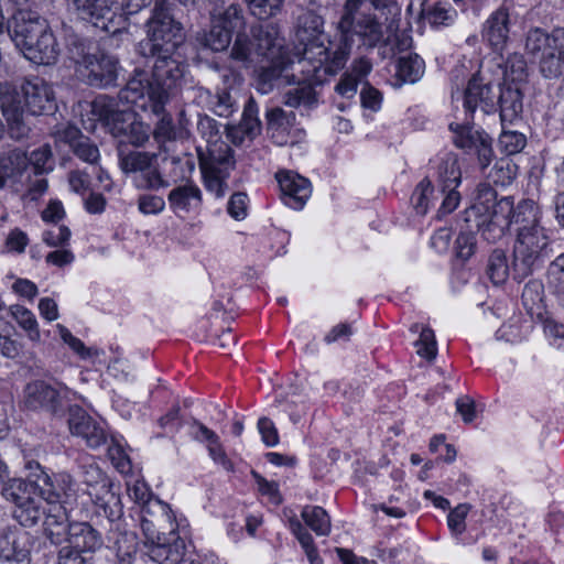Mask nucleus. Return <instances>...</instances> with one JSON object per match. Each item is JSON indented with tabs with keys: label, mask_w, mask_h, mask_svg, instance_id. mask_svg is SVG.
Segmentation results:
<instances>
[{
	"label": "nucleus",
	"mask_w": 564,
	"mask_h": 564,
	"mask_svg": "<svg viewBox=\"0 0 564 564\" xmlns=\"http://www.w3.org/2000/svg\"><path fill=\"white\" fill-rule=\"evenodd\" d=\"M512 278L522 282L534 270L541 268L552 256L550 238L541 225V212L531 199H522L516 205L513 215Z\"/></svg>",
	"instance_id": "1"
},
{
	"label": "nucleus",
	"mask_w": 564,
	"mask_h": 564,
	"mask_svg": "<svg viewBox=\"0 0 564 564\" xmlns=\"http://www.w3.org/2000/svg\"><path fill=\"white\" fill-rule=\"evenodd\" d=\"M80 484L84 486L80 498L79 517L95 520L106 517L113 520L122 517L120 497L112 490L108 475L89 458L79 464Z\"/></svg>",
	"instance_id": "2"
},
{
	"label": "nucleus",
	"mask_w": 564,
	"mask_h": 564,
	"mask_svg": "<svg viewBox=\"0 0 564 564\" xmlns=\"http://www.w3.org/2000/svg\"><path fill=\"white\" fill-rule=\"evenodd\" d=\"M153 3L151 17L147 21V39L139 45L141 55H153L155 52L178 48L183 42L181 23L170 12L166 0H126L127 14H135L142 8Z\"/></svg>",
	"instance_id": "3"
},
{
	"label": "nucleus",
	"mask_w": 564,
	"mask_h": 564,
	"mask_svg": "<svg viewBox=\"0 0 564 564\" xmlns=\"http://www.w3.org/2000/svg\"><path fill=\"white\" fill-rule=\"evenodd\" d=\"M154 519L145 520L141 527L145 538L147 554L158 564H180L185 554L172 513L167 514L159 503H152Z\"/></svg>",
	"instance_id": "4"
},
{
	"label": "nucleus",
	"mask_w": 564,
	"mask_h": 564,
	"mask_svg": "<svg viewBox=\"0 0 564 564\" xmlns=\"http://www.w3.org/2000/svg\"><path fill=\"white\" fill-rule=\"evenodd\" d=\"M14 28L17 46L28 59L40 65H51L57 61V41L46 21L35 12L18 10Z\"/></svg>",
	"instance_id": "5"
},
{
	"label": "nucleus",
	"mask_w": 564,
	"mask_h": 564,
	"mask_svg": "<svg viewBox=\"0 0 564 564\" xmlns=\"http://www.w3.org/2000/svg\"><path fill=\"white\" fill-rule=\"evenodd\" d=\"M398 19L399 17L387 20V14L381 15L377 11L341 14L337 22V31L345 41H351L357 48L371 51L389 43L390 33L397 28Z\"/></svg>",
	"instance_id": "6"
},
{
	"label": "nucleus",
	"mask_w": 564,
	"mask_h": 564,
	"mask_svg": "<svg viewBox=\"0 0 564 564\" xmlns=\"http://www.w3.org/2000/svg\"><path fill=\"white\" fill-rule=\"evenodd\" d=\"M118 158L121 171L131 176L135 188L159 191L169 187V181L160 171L158 154L145 151H126L120 148Z\"/></svg>",
	"instance_id": "7"
},
{
	"label": "nucleus",
	"mask_w": 564,
	"mask_h": 564,
	"mask_svg": "<svg viewBox=\"0 0 564 564\" xmlns=\"http://www.w3.org/2000/svg\"><path fill=\"white\" fill-rule=\"evenodd\" d=\"M147 58H153L151 80L156 88V102L154 104V115H161L165 110V104L169 100L170 90L176 88L184 74L182 62L177 48L155 52L153 55H143Z\"/></svg>",
	"instance_id": "8"
},
{
	"label": "nucleus",
	"mask_w": 564,
	"mask_h": 564,
	"mask_svg": "<svg viewBox=\"0 0 564 564\" xmlns=\"http://www.w3.org/2000/svg\"><path fill=\"white\" fill-rule=\"evenodd\" d=\"M34 492L36 490H32L22 478L10 479L1 489L2 497L14 505L13 518L25 528L36 525L46 513L42 500L34 497Z\"/></svg>",
	"instance_id": "9"
},
{
	"label": "nucleus",
	"mask_w": 564,
	"mask_h": 564,
	"mask_svg": "<svg viewBox=\"0 0 564 564\" xmlns=\"http://www.w3.org/2000/svg\"><path fill=\"white\" fill-rule=\"evenodd\" d=\"M68 388L62 383L51 384L44 380H34L24 387L23 405L28 410H43L61 416L68 406Z\"/></svg>",
	"instance_id": "10"
},
{
	"label": "nucleus",
	"mask_w": 564,
	"mask_h": 564,
	"mask_svg": "<svg viewBox=\"0 0 564 564\" xmlns=\"http://www.w3.org/2000/svg\"><path fill=\"white\" fill-rule=\"evenodd\" d=\"M323 18L311 9H301L295 22V36L303 46V59H328V48L324 44Z\"/></svg>",
	"instance_id": "11"
},
{
	"label": "nucleus",
	"mask_w": 564,
	"mask_h": 564,
	"mask_svg": "<svg viewBox=\"0 0 564 564\" xmlns=\"http://www.w3.org/2000/svg\"><path fill=\"white\" fill-rule=\"evenodd\" d=\"M204 184L217 198L228 191L227 178L235 167L234 151L228 144H220L210 150V158L200 164Z\"/></svg>",
	"instance_id": "12"
},
{
	"label": "nucleus",
	"mask_w": 564,
	"mask_h": 564,
	"mask_svg": "<svg viewBox=\"0 0 564 564\" xmlns=\"http://www.w3.org/2000/svg\"><path fill=\"white\" fill-rule=\"evenodd\" d=\"M76 481L68 473L62 471L47 475L42 479V484L35 489L40 498L47 503L57 507L69 508L70 512L79 516L80 502L77 495Z\"/></svg>",
	"instance_id": "13"
},
{
	"label": "nucleus",
	"mask_w": 564,
	"mask_h": 564,
	"mask_svg": "<svg viewBox=\"0 0 564 564\" xmlns=\"http://www.w3.org/2000/svg\"><path fill=\"white\" fill-rule=\"evenodd\" d=\"M473 120L465 117L464 123L452 122L449 129L454 133L455 145L467 152H474L480 167L485 170L494 159L492 140L485 131L475 130L471 126Z\"/></svg>",
	"instance_id": "14"
},
{
	"label": "nucleus",
	"mask_w": 564,
	"mask_h": 564,
	"mask_svg": "<svg viewBox=\"0 0 564 564\" xmlns=\"http://www.w3.org/2000/svg\"><path fill=\"white\" fill-rule=\"evenodd\" d=\"M120 519L101 517L94 521L106 531L107 547L113 553L117 564H133L138 554V536L134 532L123 530Z\"/></svg>",
	"instance_id": "15"
},
{
	"label": "nucleus",
	"mask_w": 564,
	"mask_h": 564,
	"mask_svg": "<svg viewBox=\"0 0 564 564\" xmlns=\"http://www.w3.org/2000/svg\"><path fill=\"white\" fill-rule=\"evenodd\" d=\"M69 6L79 19L107 33L115 34L120 30L121 15L117 14L112 0H69Z\"/></svg>",
	"instance_id": "16"
},
{
	"label": "nucleus",
	"mask_w": 564,
	"mask_h": 564,
	"mask_svg": "<svg viewBox=\"0 0 564 564\" xmlns=\"http://www.w3.org/2000/svg\"><path fill=\"white\" fill-rule=\"evenodd\" d=\"M453 101H462L466 117L474 119L479 108L484 113H491L497 109V94L495 86L486 82L480 75H474L463 91L452 95Z\"/></svg>",
	"instance_id": "17"
},
{
	"label": "nucleus",
	"mask_w": 564,
	"mask_h": 564,
	"mask_svg": "<svg viewBox=\"0 0 564 564\" xmlns=\"http://www.w3.org/2000/svg\"><path fill=\"white\" fill-rule=\"evenodd\" d=\"M0 109L12 138L21 140L29 134L30 128L24 122L26 107L21 87L8 82L0 84Z\"/></svg>",
	"instance_id": "18"
},
{
	"label": "nucleus",
	"mask_w": 564,
	"mask_h": 564,
	"mask_svg": "<svg viewBox=\"0 0 564 564\" xmlns=\"http://www.w3.org/2000/svg\"><path fill=\"white\" fill-rule=\"evenodd\" d=\"M462 182V171L458 159L453 153H447L437 167V184L444 196L438 214L447 215L453 213L459 205L460 194L457 187Z\"/></svg>",
	"instance_id": "19"
},
{
	"label": "nucleus",
	"mask_w": 564,
	"mask_h": 564,
	"mask_svg": "<svg viewBox=\"0 0 564 564\" xmlns=\"http://www.w3.org/2000/svg\"><path fill=\"white\" fill-rule=\"evenodd\" d=\"M514 21L510 9L500 6L492 11L482 24L481 36L497 53H502L511 41V29Z\"/></svg>",
	"instance_id": "20"
},
{
	"label": "nucleus",
	"mask_w": 564,
	"mask_h": 564,
	"mask_svg": "<svg viewBox=\"0 0 564 564\" xmlns=\"http://www.w3.org/2000/svg\"><path fill=\"white\" fill-rule=\"evenodd\" d=\"M120 70L117 57L97 50L80 72L88 85L106 88L117 85Z\"/></svg>",
	"instance_id": "21"
},
{
	"label": "nucleus",
	"mask_w": 564,
	"mask_h": 564,
	"mask_svg": "<svg viewBox=\"0 0 564 564\" xmlns=\"http://www.w3.org/2000/svg\"><path fill=\"white\" fill-rule=\"evenodd\" d=\"M516 206L511 197H502L492 205L489 219L479 228L481 237L489 243L499 241L507 229L513 230Z\"/></svg>",
	"instance_id": "22"
},
{
	"label": "nucleus",
	"mask_w": 564,
	"mask_h": 564,
	"mask_svg": "<svg viewBox=\"0 0 564 564\" xmlns=\"http://www.w3.org/2000/svg\"><path fill=\"white\" fill-rule=\"evenodd\" d=\"M115 98L108 96H99L93 102L94 112L108 128L109 132L120 140L131 126L135 113L131 110H119Z\"/></svg>",
	"instance_id": "23"
},
{
	"label": "nucleus",
	"mask_w": 564,
	"mask_h": 564,
	"mask_svg": "<svg viewBox=\"0 0 564 564\" xmlns=\"http://www.w3.org/2000/svg\"><path fill=\"white\" fill-rule=\"evenodd\" d=\"M26 110L34 116L51 113L56 109L55 95L52 86L43 78L25 79L21 85Z\"/></svg>",
	"instance_id": "24"
},
{
	"label": "nucleus",
	"mask_w": 564,
	"mask_h": 564,
	"mask_svg": "<svg viewBox=\"0 0 564 564\" xmlns=\"http://www.w3.org/2000/svg\"><path fill=\"white\" fill-rule=\"evenodd\" d=\"M68 426L73 435L85 440L91 448H98L107 442V432L104 425L79 406L69 409Z\"/></svg>",
	"instance_id": "25"
},
{
	"label": "nucleus",
	"mask_w": 564,
	"mask_h": 564,
	"mask_svg": "<svg viewBox=\"0 0 564 564\" xmlns=\"http://www.w3.org/2000/svg\"><path fill=\"white\" fill-rule=\"evenodd\" d=\"M275 177L281 191L282 202L295 210L302 209L311 196L310 181L290 171L278 172Z\"/></svg>",
	"instance_id": "26"
},
{
	"label": "nucleus",
	"mask_w": 564,
	"mask_h": 564,
	"mask_svg": "<svg viewBox=\"0 0 564 564\" xmlns=\"http://www.w3.org/2000/svg\"><path fill=\"white\" fill-rule=\"evenodd\" d=\"M82 520H74L70 523V534L67 540L70 547L78 552H95L99 550L105 540L102 532L95 521L86 518Z\"/></svg>",
	"instance_id": "27"
},
{
	"label": "nucleus",
	"mask_w": 564,
	"mask_h": 564,
	"mask_svg": "<svg viewBox=\"0 0 564 564\" xmlns=\"http://www.w3.org/2000/svg\"><path fill=\"white\" fill-rule=\"evenodd\" d=\"M292 68L293 62L284 56L271 59V64L259 72L257 89L261 94H269L276 87L295 83V75L290 73Z\"/></svg>",
	"instance_id": "28"
},
{
	"label": "nucleus",
	"mask_w": 564,
	"mask_h": 564,
	"mask_svg": "<svg viewBox=\"0 0 564 564\" xmlns=\"http://www.w3.org/2000/svg\"><path fill=\"white\" fill-rule=\"evenodd\" d=\"M203 203L200 188L193 182L173 187L167 194V204L170 209L176 216H185L191 213H197Z\"/></svg>",
	"instance_id": "29"
},
{
	"label": "nucleus",
	"mask_w": 564,
	"mask_h": 564,
	"mask_svg": "<svg viewBox=\"0 0 564 564\" xmlns=\"http://www.w3.org/2000/svg\"><path fill=\"white\" fill-rule=\"evenodd\" d=\"M80 518L69 508L52 506L46 510L43 519L44 534L54 545H61L67 542L70 534V518Z\"/></svg>",
	"instance_id": "30"
},
{
	"label": "nucleus",
	"mask_w": 564,
	"mask_h": 564,
	"mask_svg": "<svg viewBox=\"0 0 564 564\" xmlns=\"http://www.w3.org/2000/svg\"><path fill=\"white\" fill-rule=\"evenodd\" d=\"M539 70L547 79H555L563 75L564 28L554 29V44L540 56Z\"/></svg>",
	"instance_id": "31"
},
{
	"label": "nucleus",
	"mask_w": 564,
	"mask_h": 564,
	"mask_svg": "<svg viewBox=\"0 0 564 564\" xmlns=\"http://www.w3.org/2000/svg\"><path fill=\"white\" fill-rule=\"evenodd\" d=\"M250 35L261 58L274 59L283 56L281 54L282 42L279 37V29L273 23L252 25Z\"/></svg>",
	"instance_id": "32"
},
{
	"label": "nucleus",
	"mask_w": 564,
	"mask_h": 564,
	"mask_svg": "<svg viewBox=\"0 0 564 564\" xmlns=\"http://www.w3.org/2000/svg\"><path fill=\"white\" fill-rule=\"evenodd\" d=\"M497 106L500 110V119L505 122H512L522 112V93L518 85L498 86Z\"/></svg>",
	"instance_id": "33"
},
{
	"label": "nucleus",
	"mask_w": 564,
	"mask_h": 564,
	"mask_svg": "<svg viewBox=\"0 0 564 564\" xmlns=\"http://www.w3.org/2000/svg\"><path fill=\"white\" fill-rule=\"evenodd\" d=\"M128 492L129 497L141 507V527L145 523V520L154 519V516H152V503H159L164 508L165 513H172L169 505L153 496L147 484L142 481H137L132 487H129Z\"/></svg>",
	"instance_id": "34"
},
{
	"label": "nucleus",
	"mask_w": 564,
	"mask_h": 564,
	"mask_svg": "<svg viewBox=\"0 0 564 564\" xmlns=\"http://www.w3.org/2000/svg\"><path fill=\"white\" fill-rule=\"evenodd\" d=\"M29 167L26 153L21 149H13L0 155V173L7 183L18 182Z\"/></svg>",
	"instance_id": "35"
},
{
	"label": "nucleus",
	"mask_w": 564,
	"mask_h": 564,
	"mask_svg": "<svg viewBox=\"0 0 564 564\" xmlns=\"http://www.w3.org/2000/svg\"><path fill=\"white\" fill-rule=\"evenodd\" d=\"M259 108L251 97L245 105L242 118L237 126H226L229 135L237 138V132H242L249 140L254 139L261 132V121L258 117Z\"/></svg>",
	"instance_id": "36"
},
{
	"label": "nucleus",
	"mask_w": 564,
	"mask_h": 564,
	"mask_svg": "<svg viewBox=\"0 0 564 564\" xmlns=\"http://www.w3.org/2000/svg\"><path fill=\"white\" fill-rule=\"evenodd\" d=\"M156 88L152 80L143 78L130 79L126 87L120 90L119 98L130 104H138V101L148 96L151 111L154 113V104L156 102Z\"/></svg>",
	"instance_id": "37"
},
{
	"label": "nucleus",
	"mask_w": 564,
	"mask_h": 564,
	"mask_svg": "<svg viewBox=\"0 0 564 564\" xmlns=\"http://www.w3.org/2000/svg\"><path fill=\"white\" fill-rule=\"evenodd\" d=\"M65 48L67 57L74 64L84 67L97 51L94 43L74 32L65 34Z\"/></svg>",
	"instance_id": "38"
},
{
	"label": "nucleus",
	"mask_w": 564,
	"mask_h": 564,
	"mask_svg": "<svg viewBox=\"0 0 564 564\" xmlns=\"http://www.w3.org/2000/svg\"><path fill=\"white\" fill-rule=\"evenodd\" d=\"M230 58L245 67H249L259 61L260 54L251 35L243 32L237 33L230 50Z\"/></svg>",
	"instance_id": "39"
},
{
	"label": "nucleus",
	"mask_w": 564,
	"mask_h": 564,
	"mask_svg": "<svg viewBox=\"0 0 564 564\" xmlns=\"http://www.w3.org/2000/svg\"><path fill=\"white\" fill-rule=\"evenodd\" d=\"M30 536L26 532L12 533L6 536V543L10 549H6L0 554V557L17 564H30Z\"/></svg>",
	"instance_id": "40"
},
{
	"label": "nucleus",
	"mask_w": 564,
	"mask_h": 564,
	"mask_svg": "<svg viewBox=\"0 0 564 564\" xmlns=\"http://www.w3.org/2000/svg\"><path fill=\"white\" fill-rule=\"evenodd\" d=\"M283 104L291 108H312L317 104V96L310 83L299 82L283 94Z\"/></svg>",
	"instance_id": "41"
},
{
	"label": "nucleus",
	"mask_w": 564,
	"mask_h": 564,
	"mask_svg": "<svg viewBox=\"0 0 564 564\" xmlns=\"http://www.w3.org/2000/svg\"><path fill=\"white\" fill-rule=\"evenodd\" d=\"M301 517L305 524L315 532L316 535L327 536L330 533L332 522L327 511L319 506H305L302 509Z\"/></svg>",
	"instance_id": "42"
},
{
	"label": "nucleus",
	"mask_w": 564,
	"mask_h": 564,
	"mask_svg": "<svg viewBox=\"0 0 564 564\" xmlns=\"http://www.w3.org/2000/svg\"><path fill=\"white\" fill-rule=\"evenodd\" d=\"M425 63L417 54L400 56L397 62V77L402 83L414 84L423 76Z\"/></svg>",
	"instance_id": "43"
},
{
	"label": "nucleus",
	"mask_w": 564,
	"mask_h": 564,
	"mask_svg": "<svg viewBox=\"0 0 564 564\" xmlns=\"http://www.w3.org/2000/svg\"><path fill=\"white\" fill-rule=\"evenodd\" d=\"M355 46L351 41H345L344 36L339 34V44L333 53L328 52V59L319 62L317 59H308L310 62L315 63L314 70H316L319 66L325 65V72L329 74H335L346 65L349 55L351 53V48Z\"/></svg>",
	"instance_id": "44"
},
{
	"label": "nucleus",
	"mask_w": 564,
	"mask_h": 564,
	"mask_svg": "<svg viewBox=\"0 0 564 564\" xmlns=\"http://www.w3.org/2000/svg\"><path fill=\"white\" fill-rule=\"evenodd\" d=\"M547 284L558 306L564 310V253L557 256L549 265Z\"/></svg>",
	"instance_id": "45"
},
{
	"label": "nucleus",
	"mask_w": 564,
	"mask_h": 564,
	"mask_svg": "<svg viewBox=\"0 0 564 564\" xmlns=\"http://www.w3.org/2000/svg\"><path fill=\"white\" fill-rule=\"evenodd\" d=\"M231 34L229 29L215 21L209 31L199 34L197 40L204 47L210 48L214 52H221L229 46Z\"/></svg>",
	"instance_id": "46"
},
{
	"label": "nucleus",
	"mask_w": 564,
	"mask_h": 564,
	"mask_svg": "<svg viewBox=\"0 0 564 564\" xmlns=\"http://www.w3.org/2000/svg\"><path fill=\"white\" fill-rule=\"evenodd\" d=\"M486 273L495 285L505 283L509 274H512V268L510 269L507 254L502 249H495L490 253Z\"/></svg>",
	"instance_id": "47"
},
{
	"label": "nucleus",
	"mask_w": 564,
	"mask_h": 564,
	"mask_svg": "<svg viewBox=\"0 0 564 564\" xmlns=\"http://www.w3.org/2000/svg\"><path fill=\"white\" fill-rule=\"evenodd\" d=\"M554 44V30L549 34L540 28H532L525 35L524 48L529 55L536 56L545 53Z\"/></svg>",
	"instance_id": "48"
},
{
	"label": "nucleus",
	"mask_w": 564,
	"mask_h": 564,
	"mask_svg": "<svg viewBox=\"0 0 564 564\" xmlns=\"http://www.w3.org/2000/svg\"><path fill=\"white\" fill-rule=\"evenodd\" d=\"M208 108L218 117L228 118L237 109V102L227 87L217 89L215 95H209Z\"/></svg>",
	"instance_id": "49"
},
{
	"label": "nucleus",
	"mask_w": 564,
	"mask_h": 564,
	"mask_svg": "<svg viewBox=\"0 0 564 564\" xmlns=\"http://www.w3.org/2000/svg\"><path fill=\"white\" fill-rule=\"evenodd\" d=\"M220 124L207 115H199L197 121V130L199 134L206 140L208 147V158H210V150L220 144H227L220 138Z\"/></svg>",
	"instance_id": "50"
},
{
	"label": "nucleus",
	"mask_w": 564,
	"mask_h": 564,
	"mask_svg": "<svg viewBox=\"0 0 564 564\" xmlns=\"http://www.w3.org/2000/svg\"><path fill=\"white\" fill-rule=\"evenodd\" d=\"M503 77L514 85L522 83L527 78V62L522 54L512 53L503 62Z\"/></svg>",
	"instance_id": "51"
},
{
	"label": "nucleus",
	"mask_w": 564,
	"mask_h": 564,
	"mask_svg": "<svg viewBox=\"0 0 564 564\" xmlns=\"http://www.w3.org/2000/svg\"><path fill=\"white\" fill-rule=\"evenodd\" d=\"M11 314L17 321V323L22 327L32 341H40L41 334L39 329V324L35 318V315L28 308L22 305H14L11 307Z\"/></svg>",
	"instance_id": "52"
},
{
	"label": "nucleus",
	"mask_w": 564,
	"mask_h": 564,
	"mask_svg": "<svg viewBox=\"0 0 564 564\" xmlns=\"http://www.w3.org/2000/svg\"><path fill=\"white\" fill-rule=\"evenodd\" d=\"M411 332L420 333V337L416 341L417 354L429 360L434 359L437 352L434 332L419 324L412 325Z\"/></svg>",
	"instance_id": "53"
},
{
	"label": "nucleus",
	"mask_w": 564,
	"mask_h": 564,
	"mask_svg": "<svg viewBox=\"0 0 564 564\" xmlns=\"http://www.w3.org/2000/svg\"><path fill=\"white\" fill-rule=\"evenodd\" d=\"M425 15L432 26L438 28L451 25L457 17V12L449 4L438 1L426 9Z\"/></svg>",
	"instance_id": "54"
},
{
	"label": "nucleus",
	"mask_w": 564,
	"mask_h": 564,
	"mask_svg": "<svg viewBox=\"0 0 564 564\" xmlns=\"http://www.w3.org/2000/svg\"><path fill=\"white\" fill-rule=\"evenodd\" d=\"M250 13L260 20L275 17L282 11L284 0H245Z\"/></svg>",
	"instance_id": "55"
},
{
	"label": "nucleus",
	"mask_w": 564,
	"mask_h": 564,
	"mask_svg": "<svg viewBox=\"0 0 564 564\" xmlns=\"http://www.w3.org/2000/svg\"><path fill=\"white\" fill-rule=\"evenodd\" d=\"M268 129L271 131H285L295 124V113L285 111L280 107L272 108L265 113Z\"/></svg>",
	"instance_id": "56"
},
{
	"label": "nucleus",
	"mask_w": 564,
	"mask_h": 564,
	"mask_svg": "<svg viewBox=\"0 0 564 564\" xmlns=\"http://www.w3.org/2000/svg\"><path fill=\"white\" fill-rule=\"evenodd\" d=\"M527 144L524 134L518 131L502 130L499 135L498 147L506 155H513L523 150Z\"/></svg>",
	"instance_id": "57"
},
{
	"label": "nucleus",
	"mask_w": 564,
	"mask_h": 564,
	"mask_svg": "<svg viewBox=\"0 0 564 564\" xmlns=\"http://www.w3.org/2000/svg\"><path fill=\"white\" fill-rule=\"evenodd\" d=\"M290 529L292 533L296 536L301 546L304 549L310 562H314L316 560V554L318 553L314 544V539L312 534L304 528L301 521L296 518L290 519Z\"/></svg>",
	"instance_id": "58"
},
{
	"label": "nucleus",
	"mask_w": 564,
	"mask_h": 564,
	"mask_svg": "<svg viewBox=\"0 0 564 564\" xmlns=\"http://www.w3.org/2000/svg\"><path fill=\"white\" fill-rule=\"evenodd\" d=\"M150 127L142 123L141 121H138L137 118L131 122V126H129V129L124 133L123 138L120 140V148L124 149L123 145L126 143L132 144L134 147H142L148 142L150 138Z\"/></svg>",
	"instance_id": "59"
},
{
	"label": "nucleus",
	"mask_w": 564,
	"mask_h": 564,
	"mask_svg": "<svg viewBox=\"0 0 564 564\" xmlns=\"http://www.w3.org/2000/svg\"><path fill=\"white\" fill-rule=\"evenodd\" d=\"M28 160L34 174H44L53 170L52 150L48 144H43L32 151Z\"/></svg>",
	"instance_id": "60"
},
{
	"label": "nucleus",
	"mask_w": 564,
	"mask_h": 564,
	"mask_svg": "<svg viewBox=\"0 0 564 564\" xmlns=\"http://www.w3.org/2000/svg\"><path fill=\"white\" fill-rule=\"evenodd\" d=\"M433 186L429 178H423L415 187L411 203L419 215H425L430 207V196L433 193Z\"/></svg>",
	"instance_id": "61"
},
{
	"label": "nucleus",
	"mask_w": 564,
	"mask_h": 564,
	"mask_svg": "<svg viewBox=\"0 0 564 564\" xmlns=\"http://www.w3.org/2000/svg\"><path fill=\"white\" fill-rule=\"evenodd\" d=\"M72 151L79 160L93 165L97 164L100 158L98 147L87 137L79 138V141L74 143Z\"/></svg>",
	"instance_id": "62"
},
{
	"label": "nucleus",
	"mask_w": 564,
	"mask_h": 564,
	"mask_svg": "<svg viewBox=\"0 0 564 564\" xmlns=\"http://www.w3.org/2000/svg\"><path fill=\"white\" fill-rule=\"evenodd\" d=\"M216 22L229 29L231 33L243 29L245 18L241 7L235 3L230 4Z\"/></svg>",
	"instance_id": "63"
},
{
	"label": "nucleus",
	"mask_w": 564,
	"mask_h": 564,
	"mask_svg": "<svg viewBox=\"0 0 564 564\" xmlns=\"http://www.w3.org/2000/svg\"><path fill=\"white\" fill-rule=\"evenodd\" d=\"M488 177L495 184L509 185L516 177V166L508 160H500L494 165Z\"/></svg>",
	"instance_id": "64"
}]
</instances>
